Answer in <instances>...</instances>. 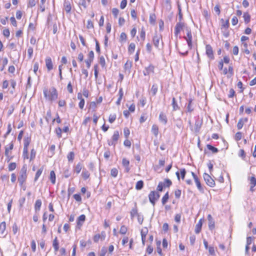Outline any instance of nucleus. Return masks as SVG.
Returning a JSON list of instances; mask_svg holds the SVG:
<instances>
[{
    "mask_svg": "<svg viewBox=\"0 0 256 256\" xmlns=\"http://www.w3.org/2000/svg\"><path fill=\"white\" fill-rule=\"evenodd\" d=\"M44 95L45 98L50 101H54L58 98V93L56 88L52 87L49 90L47 89L44 90Z\"/></svg>",
    "mask_w": 256,
    "mask_h": 256,
    "instance_id": "obj_1",
    "label": "nucleus"
},
{
    "mask_svg": "<svg viewBox=\"0 0 256 256\" xmlns=\"http://www.w3.org/2000/svg\"><path fill=\"white\" fill-rule=\"evenodd\" d=\"M26 167L24 166L20 170V176L18 177V182L20 186L24 184L26 180Z\"/></svg>",
    "mask_w": 256,
    "mask_h": 256,
    "instance_id": "obj_2",
    "label": "nucleus"
},
{
    "mask_svg": "<svg viewBox=\"0 0 256 256\" xmlns=\"http://www.w3.org/2000/svg\"><path fill=\"white\" fill-rule=\"evenodd\" d=\"M160 196V194L158 192L152 191L148 195L150 202L153 206H154L155 204L156 201L159 198Z\"/></svg>",
    "mask_w": 256,
    "mask_h": 256,
    "instance_id": "obj_3",
    "label": "nucleus"
},
{
    "mask_svg": "<svg viewBox=\"0 0 256 256\" xmlns=\"http://www.w3.org/2000/svg\"><path fill=\"white\" fill-rule=\"evenodd\" d=\"M186 36H184V38L186 40L188 45L190 49L192 48V35L191 30L190 28H186Z\"/></svg>",
    "mask_w": 256,
    "mask_h": 256,
    "instance_id": "obj_4",
    "label": "nucleus"
},
{
    "mask_svg": "<svg viewBox=\"0 0 256 256\" xmlns=\"http://www.w3.org/2000/svg\"><path fill=\"white\" fill-rule=\"evenodd\" d=\"M204 178L206 184L210 187H214L215 186L214 180L208 174H204Z\"/></svg>",
    "mask_w": 256,
    "mask_h": 256,
    "instance_id": "obj_5",
    "label": "nucleus"
},
{
    "mask_svg": "<svg viewBox=\"0 0 256 256\" xmlns=\"http://www.w3.org/2000/svg\"><path fill=\"white\" fill-rule=\"evenodd\" d=\"M118 138H119L118 132L117 130L114 131V134L112 136V140L110 141L108 140V144L109 146H113L114 147L118 140Z\"/></svg>",
    "mask_w": 256,
    "mask_h": 256,
    "instance_id": "obj_6",
    "label": "nucleus"
},
{
    "mask_svg": "<svg viewBox=\"0 0 256 256\" xmlns=\"http://www.w3.org/2000/svg\"><path fill=\"white\" fill-rule=\"evenodd\" d=\"M162 38L161 34H158L157 33H156L153 37L152 41L154 45L157 48H159V44L160 40H162Z\"/></svg>",
    "mask_w": 256,
    "mask_h": 256,
    "instance_id": "obj_7",
    "label": "nucleus"
},
{
    "mask_svg": "<svg viewBox=\"0 0 256 256\" xmlns=\"http://www.w3.org/2000/svg\"><path fill=\"white\" fill-rule=\"evenodd\" d=\"M206 54L210 60L214 59V52L212 47L210 44H206Z\"/></svg>",
    "mask_w": 256,
    "mask_h": 256,
    "instance_id": "obj_8",
    "label": "nucleus"
},
{
    "mask_svg": "<svg viewBox=\"0 0 256 256\" xmlns=\"http://www.w3.org/2000/svg\"><path fill=\"white\" fill-rule=\"evenodd\" d=\"M184 23L180 22H178L174 28V34L176 36H178V34L180 32L181 30L184 27Z\"/></svg>",
    "mask_w": 256,
    "mask_h": 256,
    "instance_id": "obj_9",
    "label": "nucleus"
},
{
    "mask_svg": "<svg viewBox=\"0 0 256 256\" xmlns=\"http://www.w3.org/2000/svg\"><path fill=\"white\" fill-rule=\"evenodd\" d=\"M46 65L48 71H50L53 68V64L52 59L50 57H47L46 59Z\"/></svg>",
    "mask_w": 256,
    "mask_h": 256,
    "instance_id": "obj_10",
    "label": "nucleus"
},
{
    "mask_svg": "<svg viewBox=\"0 0 256 256\" xmlns=\"http://www.w3.org/2000/svg\"><path fill=\"white\" fill-rule=\"evenodd\" d=\"M148 232V230L147 228H144V229L142 230L140 234L142 236V244L144 246L145 244L146 237Z\"/></svg>",
    "mask_w": 256,
    "mask_h": 256,
    "instance_id": "obj_11",
    "label": "nucleus"
},
{
    "mask_svg": "<svg viewBox=\"0 0 256 256\" xmlns=\"http://www.w3.org/2000/svg\"><path fill=\"white\" fill-rule=\"evenodd\" d=\"M154 72V66L150 65L148 67L145 68V70H144V76H148L150 74L153 73Z\"/></svg>",
    "mask_w": 256,
    "mask_h": 256,
    "instance_id": "obj_12",
    "label": "nucleus"
},
{
    "mask_svg": "<svg viewBox=\"0 0 256 256\" xmlns=\"http://www.w3.org/2000/svg\"><path fill=\"white\" fill-rule=\"evenodd\" d=\"M202 123V120H200L198 118L196 120L194 124V130L196 132H198L200 131Z\"/></svg>",
    "mask_w": 256,
    "mask_h": 256,
    "instance_id": "obj_13",
    "label": "nucleus"
},
{
    "mask_svg": "<svg viewBox=\"0 0 256 256\" xmlns=\"http://www.w3.org/2000/svg\"><path fill=\"white\" fill-rule=\"evenodd\" d=\"M208 227L210 230H212L214 228V222L210 214H208Z\"/></svg>",
    "mask_w": 256,
    "mask_h": 256,
    "instance_id": "obj_14",
    "label": "nucleus"
},
{
    "mask_svg": "<svg viewBox=\"0 0 256 256\" xmlns=\"http://www.w3.org/2000/svg\"><path fill=\"white\" fill-rule=\"evenodd\" d=\"M159 120L164 124H166L168 122L167 117L162 112H160L159 115Z\"/></svg>",
    "mask_w": 256,
    "mask_h": 256,
    "instance_id": "obj_15",
    "label": "nucleus"
},
{
    "mask_svg": "<svg viewBox=\"0 0 256 256\" xmlns=\"http://www.w3.org/2000/svg\"><path fill=\"white\" fill-rule=\"evenodd\" d=\"M221 22H222V27H221V29L222 30H223V29H225V30H227L228 29L229 26H230V23H229V20H226L224 21V19H221L220 20Z\"/></svg>",
    "mask_w": 256,
    "mask_h": 256,
    "instance_id": "obj_16",
    "label": "nucleus"
},
{
    "mask_svg": "<svg viewBox=\"0 0 256 256\" xmlns=\"http://www.w3.org/2000/svg\"><path fill=\"white\" fill-rule=\"evenodd\" d=\"M202 220L200 219L196 226L195 232L196 234H198L200 232L201 229H202Z\"/></svg>",
    "mask_w": 256,
    "mask_h": 256,
    "instance_id": "obj_17",
    "label": "nucleus"
},
{
    "mask_svg": "<svg viewBox=\"0 0 256 256\" xmlns=\"http://www.w3.org/2000/svg\"><path fill=\"white\" fill-rule=\"evenodd\" d=\"M130 213V216H131L132 219L136 216H138V215H139V214H138V209L136 208V203L135 204L134 208L131 210Z\"/></svg>",
    "mask_w": 256,
    "mask_h": 256,
    "instance_id": "obj_18",
    "label": "nucleus"
},
{
    "mask_svg": "<svg viewBox=\"0 0 256 256\" xmlns=\"http://www.w3.org/2000/svg\"><path fill=\"white\" fill-rule=\"evenodd\" d=\"M6 228V224L5 222H2L0 224V233L2 235L6 236V234H4Z\"/></svg>",
    "mask_w": 256,
    "mask_h": 256,
    "instance_id": "obj_19",
    "label": "nucleus"
},
{
    "mask_svg": "<svg viewBox=\"0 0 256 256\" xmlns=\"http://www.w3.org/2000/svg\"><path fill=\"white\" fill-rule=\"evenodd\" d=\"M64 9L67 13H69L71 10V6L68 1H65L64 4Z\"/></svg>",
    "mask_w": 256,
    "mask_h": 256,
    "instance_id": "obj_20",
    "label": "nucleus"
},
{
    "mask_svg": "<svg viewBox=\"0 0 256 256\" xmlns=\"http://www.w3.org/2000/svg\"><path fill=\"white\" fill-rule=\"evenodd\" d=\"M52 246L54 248V252H56L59 249V243L57 237H56L52 242Z\"/></svg>",
    "mask_w": 256,
    "mask_h": 256,
    "instance_id": "obj_21",
    "label": "nucleus"
},
{
    "mask_svg": "<svg viewBox=\"0 0 256 256\" xmlns=\"http://www.w3.org/2000/svg\"><path fill=\"white\" fill-rule=\"evenodd\" d=\"M42 201L40 200H37L34 204V210L36 212H38L40 210L42 206Z\"/></svg>",
    "mask_w": 256,
    "mask_h": 256,
    "instance_id": "obj_22",
    "label": "nucleus"
},
{
    "mask_svg": "<svg viewBox=\"0 0 256 256\" xmlns=\"http://www.w3.org/2000/svg\"><path fill=\"white\" fill-rule=\"evenodd\" d=\"M172 110L174 111H176L180 109V107L178 106L174 98H172Z\"/></svg>",
    "mask_w": 256,
    "mask_h": 256,
    "instance_id": "obj_23",
    "label": "nucleus"
},
{
    "mask_svg": "<svg viewBox=\"0 0 256 256\" xmlns=\"http://www.w3.org/2000/svg\"><path fill=\"white\" fill-rule=\"evenodd\" d=\"M86 220V216L84 214H82L80 216L77 220V224L78 226L82 225V224L80 222H84Z\"/></svg>",
    "mask_w": 256,
    "mask_h": 256,
    "instance_id": "obj_24",
    "label": "nucleus"
},
{
    "mask_svg": "<svg viewBox=\"0 0 256 256\" xmlns=\"http://www.w3.org/2000/svg\"><path fill=\"white\" fill-rule=\"evenodd\" d=\"M13 148H14V144L12 142H11L10 144L9 147H7V146L5 147L4 154L6 156L8 157L9 151L12 150Z\"/></svg>",
    "mask_w": 256,
    "mask_h": 256,
    "instance_id": "obj_25",
    "label": "nucleus"
},
{
    "mask_svg": "<svg viewBox=\"0 0 256 256\" xmlns=\"http://www.w3.org/2000/svg\"><path fill=\"white\" fill-rule=\"evenodd\" d=\"M152 132L156 136H157L158 134V128L156 124H154L152 128Z\"/></svg>",
    "mask_w": 256,
    "mask_h": 256,
    "instance_id": "obj_26",
    "label": "nucleus"
},
{
    "mask_svg": "<svg viewBox=\"0 0 256 256\" xmlns=\"http://www.w3.org/2000/svg\"><path fill=\"white\" fill-rule=\"evenodd\" d=\"M136 45L134 43L132 42L130 44L128 48V52L130 54L134 53L135 50Z\"/></svg>",
    "mask_w": 256,
    "mask_h": 256,
    "instance_id": "obj_27",
    "label": "nucleus"
},
{
    "mask_svg": "<svg viewBox=\"0 0 256 256\" xmlns=\"http://www.w3.org/2000/svg\"><path fill=\"white\" fill-rule=\"evenodd\" d=\"M144 186V182L142 180H140L138 181L136 185V188L137 190H140Z\"/></svg>",
    "mask_w": 256,
    "mask_h": 256,
    "instance_id": "obj_28",
    "label": "nucleus"
},
{
    "mask_svg": "<svg viewBox=\"0 0 256 256\" xmlns=\"http://www.w3.org/2000/svg\"><path fill=\"white\" fill-rule=\"evenodd\" d=\"M50 180L52 184L56 183V174L54 170H52L50 172Z\"/></svg>",
    "mask_w": 256,
    "mask_h": 256,
    "instance_id": "obj_29",
    "label": "nucleus"
},
{
    "mask_svg": "<svg viewBox=\"0 0 256 256\" xmlns=\"http://www.w3.org/2000/svg\"><path fill=\"white\" fill-rule=\"evenodd\" d=\"M243 18L246 24H248L250 22V16L248 12H244V14Z\"/></svg>",
    "mask_w": 256,
    "mask_h": 256,
    "instance_id": "obj_30",
    "label": "nucleus"
},
{
    "mask_svg": "<svg viewBox=\"0 0 256 256\" xmlns=\"http://www.w3.org/2000/svg\"><path fill=\"white\" fill-rule=\"evenodd\" d=\"M206 147L209 150H211L212 152V153H216L218 151L217 148L213 146L210 144H207Z\"/></svg>",
    "mask_w": 256,
    "mask_h": 256,
    "instance_id": "obj_31",
    "label": "nucleus"
},
{
    "mask_svg": "<svg viewBox=\"0 0 256 256\" xmlns=\"http://www.w3.org/2000/svg\"><path fill=\"white\" fill-rule=\"evenodd\" d=\"M194 180V182L196 184V185L197 186V188H198V190L200 192L202 191L203 190V188L201 186V184H200V180H198V178H196Z\"/></svg>",
    "mask_w": 256,
    "mask_h": 256,
    "instance_id": "obj_32",
    "label": "nucleus"
},
{
    "mask_svg": "<svg viewBox=\"0 0 256 256\" xmlns=\"http://www.w3.org/2000/svg\"><path fill=\"white\" fill-rule=\"evenodd\" d=\"M43 171V168H41L40 169L38 170L36 174L35 178H34V181H36L40 176L41 175L42 172Z\"/></svg>",
    "mask_w": 256,
    "mask_h": 256,
    "instance_id": "obj_33",
    "label": "nucleus"
},
{
    "mask_svg": "<svg viewBox=\"0 0 256 256\" xmlns=\"http://www.w3.org/2000/svg\"><path fill=\"white\" fill-rule=\"evenodd\" d=\"M169 198L168 192H167L164 196L162 197V202L163 205H164L168 201Z\"/></svg>",
    "mask_w": 256,
    "mask_h": 256,
    "instance_id": "obj_34",
    "label": "nucleus"
},
{
    "mask_svg": "<svg viewBox=\"0 0 256 256\" xmlns=\"http://www.w3.org/2000/svg\"><path fill=\"white\" fill-rule=\"evenodd\" d=\"M74 157V153L73 152H70L67 156V158L69 162L73 161Z\"/></svg>",
    "mask_w": 256,
    "mask_h": 256,
    "instance_id": "obj_35",
    "label": "nucleus"
},
{
    "mask_svg": "<svg viewBox=\"0 0 256 256\" xmlns=\"http://www.w3.org/2000/svg\"><path fill=\"white\" fill-rule=\"evenodd\" d=\"M192 100L190 99L188 100V104L187 106L186 109L188 112H192L194 110V108L192 107Z\"/></svg>",
    "mask_w": 256,
    "mask_h": 256,
    "instance_id": "obj_36",
    "label": "nucleus"
},
{
    "mask_svg": "<svg viewBox=\"0 0 256 256\" xmlns=\"http://www.w3.org/2000/svg\"><path fill=\"white\" fill-rule=\"evenodd\" d=\"M16 162H10L8 166V170L12 171L16 169Z\"/></svg>",
    "mask_w": 256,
    "mask_h": 256,
    "instance_id": "obj_37",
    "label": "nucleus"
},
{
    "mask_svg": "<svg viewBox=\"0 0 256 256\" xmlns=\"http://www.w3.org/2000/svg\"><path fill=\"white\" fill-rule=\"evenodd\" d=\"M118 174V170L116 168H113L110 171V175L116 178Z\"/></svg>",
    "mask_w": 256,
    "mask_h": 256,
    "instance_id": "obj_38",
    "label": "nucleus"
},
{
    "mask_svg": "<svg viewBox=\"0 0 256 256\" xmlns=\"http://www.w3.org/2000/svg\"><path fill=\"white\" fill-rule=\"evenodd\" d=\"M151 92L153 96H155L158 92V86L156 84H153L151 88Z\"/></svg>",
    "mask_w": 256,
    "mask_h": 256,
    "instance_id": "obj_39",
    "label": "nucleus"
},
{
    "mask_svg": "<svg viewBox=\"0 0 256 256\" xmlns=\"http://www.w3.org/2000/svg\"><path fill=\"white\" fill-rule=\"evenodd\" d=\"M55 148H56V146H55V145H54V144L50 146V148L48 152L50 154V156H52L54 154Z\"/></svg>",
    "mask_w": 256,
    "mask_h": 256,
    "instance_id": "obj_40",
    "label": "nucleus"
},
{
    "mask_svg": "<svg viewBox=\"0 0 256 256\" xmlns=\"http://www.w3.org/2000/svg\"><path fill=\"white\" fill-rule=\"evenodd\" d=\"M99 62L102 68H104L106 66L105 59L103 56L100 57Z\"/></svg>",
    "mask_w": 256,
    "mask_h": 256,
    "instance_id": "obj_41",
    "label": "nucleus"
},
{
    "mask_svg": "<svg viewBox=\"0 0 256 256\" xmlns=\"http://www.w3.org/2000/svg\"><path fill=\"white\" fill-rule=\"evenodd\" d=\"M116 119V115L115 114H111L108 118V121L110 123H112Z\"/></svg>",
    "mask_w": 256,
    "mask_h": 256,
    "instance_id": "obj_42",
    "label": "nucleus"
},
{
    "mask_svg": "<svg viewBox=\"0 0 256 256\" xmlns=\"http://www.w3.org/2000/svg\"><path fill=\"white\" fill-rule=\"evenodd\" d=\"M165 184H163L162 182H160L157 187V190L159 192L162 191L163 188L165 186Z\"/></svg>",
    "mask_w": 256,
    "mask_h": 256,
    "instance_id": "obj_43",
    "label": "nucleus"
},
{
    "mask_svg": "<svg viewBox=\"0 0 256 256\" xmlns=\"http://www.w3.org/2000/svg\"><path fill=\"white\" fill-rule=\"evenodd\" d=\"M128 230L127 228L125 226H122L120 228V232L121 234H126Z\"/></svg>",
    "mask_w": 256,
    "mask_h": 256,
    "instance_id": "obj_44",
    "label": "nucleus"
},
{
    "mask_svg": "<svg viewBox=\"0 0 256 256\" xmlns=\"http://www.w3.org/2000/svg\"><path fill=\"white\" fill-rule=\"evenodd\" d=\"M122 166H128L130 164V161L126 158H124L122 160Z\"/></svg>",
    "mask_w": 256,
    "mask_h": 256,
    "instance_id": "obj_45",
    "label": "nucleus"
},
{
    "mask_svg": "<svg viewBox=\"0 0 256 256\" xmlns=\"http://www.w3.org/2000/svg\"><path fill=\"white\" fill-rule=\"evenodd\" d=\"M106 252H107L106 248L105 247L102 248L100 251V256H105Z\"/></svg>",
    "mask_w": 256,
    "mask_h": 256,
    "instance_id": "obj_46",
    "label": "nucleus"
},
{
    "mask_svg": "<svg viewBox=\"0 0 256 256\" xmlns=\"http://www.w3.org/2000/svg\"><path fill=\"white\" fill-rule=\"evenodd\" d=\"M96 102H92L90 103V108L93 111H96Z\"/></svg>",
    "mask_w": 256,
    "mask_h": 256,
    "instance_id": "obj_47",
    "label": "nucleus"
},
{
    "mask_svg": "<svg viewBox=\"0 0 256 256\" xmlns=\"http://www.w3.org/2000/svg\"><path fill=\"white\" fill-rule=\"evenodd\" d=\"M82 170V165L80 163H78L76 164L75 168V172L77 174H79Z\"/></svg>",
    "mask_w": 256,
    "mask_h": 256,
    "instance_id": "obj_48",
    "label": "nucleus"
},
{
    "mask_svg": "<svg viewBox=\"0 0 256 256\" xmlns=\"http://www.w3.org/2000/svg\"><path fill=\"white\" fill-rule=\"evenodd\" d=\"M112 13L115 18H116L119 13V10L116 8H113L112 10Z\"/></svg>",
    "mask_w": 256,
    "mask_h": 256,
    "instance_id": "obj_49",
    "label": "nucleus"
},
{
    "mask_svg": "<svg viewBox=\"0 0 256 256\" xmlns=\"http://www.w3.org/2000/svg\"><path fill=\"white\" fill-rule=\"evenodd\" d=\"M127 4V0H122L120 4V8L121 9L123 10L124 9Z\"/></svg>",
    "mask_w": 256,
    "mask_h": 256,
    "instance_id": "obj_50",
    "label": "nucleus"
},
{
    "mask_svg": "<svg viewBox=\"0 0 256 256\" xmlns=\"http://www.w3.org/2000/svg\"><path fill=\"white\" fill-rule=\"evenodd\" d=\"M127 36L126 34L124 32H122L120 36V42H122L124 40H126V39Z\"/></svg>",
    "mask_w": 256,
    "mask_h": 256,
    "instance_id": "obj_51",
    "label": "nucleus"
},
{
    "mask_svg": "<svg viewBox=\"0 0 256 256\" xmlns=\"http://www.w3.org/2000/svg\"><path fill=\"white\" fill-rule=\"evenodd\" d=\"M242 137V134L241 132H237L235 135V139L236 140H241Z\"/></svg>",
    "mask_w": 256,
    "mask_h": 256,
    "instance_id": "obj_52",
    "label": "nucleus"
},
{
    "mask_svg": "<svg viewBox=\"0 0 256 256\" xmlns=\"http://www.w3.org/2000/svg\"><path fill=\"white\" fill-rule=\"evenodd\" d=\"M92 61H93L94 59V52L92 50H91L89 52L88 54V58Z\"/></svg>",
    "mask_w": 256,
    "mask_h": 256,
    "instance_id": "obj_53",
    "label": "nucleus"
},
{
    "mask_svg": "<svg viewBox=\"0 0 256 256\" xmlns=\"http://www.w3.org/2000/svg\"><path fill=\"white\" fill-rule=\"evenodd\" d=\"M56 134L58 136L59 138H62V130L61 129V128H56Z\"/></svg>",
    "mask_w": 256,
    "mask_h": 256,
    "instance_id": "obj_54",
    "label": "nucleus"
},
{
    "mask_svg": "<svg viewBox=\"0 0 256 256\" xmlns=\"http://www.w3.org/2000/svg\"><path fill=\"white\" fill-rule=\"evenodd\" d=\"M67 90H68V92L72 94L73 92V89H72V83L70 82H68V86H67Z\"/></svg>",
    "mask_w": 256,
    "mask_h": 256,
    "instance_id": "obj_55",
    "label": "nucleus"
},
{
    "mask_svg": "<svg viewBox=\"0 0 256 256\" xmlns=\"http://www.w3.org/2000/svg\"><path fill=\"white\" fill-rule=\"evenodd\" d=\"M244 124L242 122V120L240 119L238 124H237V128L238 130H240L242 128Z\"/></svg>",
    "mask_w": 256,
    "mask_h": 256,
    "instance_id": "obj_56",
    "label": "nucleus"
},
{
    "mask_svg": "<svg viewBox=\"0 0 256 256\" xmlns=\"http://www.w3.org/2000/svg\"><path fill=\"white\" fill-rule=\"evenodd\" d=\"M86 28L88 29L93 28H94V24L92 22L91 20H88V24L86 25Z\"/></svg>",
    "mask_w": 256,
    "mask_h": 256,
    "instance_id": "obj_57",
    "label": "nucleus"
},
{
    "mask_svg": "<svg viewBox=\"0 0 256 256\" xmlns=\"http://www.w3.org/2000/svg\"><path fill=\"white\" fill-rule=\"evenodd\" d=\"M8 58H4L2 60L3 66H2V68L0 69L1 71L3 70L5 66L8 64Z\"/></svg>",
    "mask_w": 256,
    "mask_h": 256,
    "instance_id": "obj_58",
    "label": "nucleus"
},
{
    "mask_svg": "<svg viewBox=\"0 0 256 256\" xmlns=\"http://www.w3.org/2000/svg\"><path fill=\"white\" fill-rule=\"evenodd\" d=\"M250 184L251 186H256V178L254 176H252L250 179Z\"/></svg>",
    "mask_w": 256,
    "mask_h": 256,
    "instance_id": "obj_59",
    "label": "nucleus"
},
{
    "mask_svg": "<svg viewBox=\"0 0 256 256\" xmlns=\"http://www.w3.org/2000/svg\"><path fill=\"white\" fill-rule=\"evenodd\" d=\"M73 196L76 201L78 202H81L82 198L80 194H74Z\"/></svg>",
    "mask_w": 256,
    "mask_h": 256,
    "instance_id": "obj_60",
    "label": "nucleus"
},
{
    "mask_svg": "<svg viewBox=\"0 0 256 256\" xmlns=\"http://www.w3.org/2000/svg\"><path fill=\"white\" fill-rule=\"evenodd\" d=\"M78 4L80 6H82L84 8H86V4L85 0H80Z\"/></svg>",
    "mask_w": 256,
    "mask_h": 256,
    "instance_id": "obj_61",
    "label": "nucleus"
},
{
    "mask_svg": "<svg viewBox=\"0 0 256 256\" xmlns=\"http://www.w3.org/2000/svg\"><path fill=\"white\" fill-rule=\"evenodd\" d=\"M163 184H165V186L166 187H170L172 185V182L169 179H166L164 180V182H163Z\"/></svg>",
    "mask_w": 256,
    "mask_h": 256,
    "instance_id": "obj_62",
    "label": "nucleus"
},
{
    "mask_svg": "<svg viewBox=\"0 0 256 256\" xmlns=\"http://www.w3.org/2000/svg\"><path fill=\"white\" fill-rule=\"evenodd\" d=\"M234 95H235V92L234 90V89H232V88L230 89V90L229 91V94L228 96V98H232L234 96Z\"/></svg>",
    "mask_w": 256,
    "mask_h": 256,
    "instance_id": "obj_63",
    "label": "nucleus"
},
{
    "mask_svg": "<svg viewBox=\"0 0 256 256\" xmlns=\"http://www.w3.org/2000/svg\"><path fill=\"white\" fill-rule=\"evenodd\" d=\"M124 136L126 138H128L130 134V130L128 128H124Z\"/></svg>",
    "mask_w": 256,
    "mask_h": 256,
    "instance_id": "obj_64",
    "label": "nucleus"
}]
</instances>
